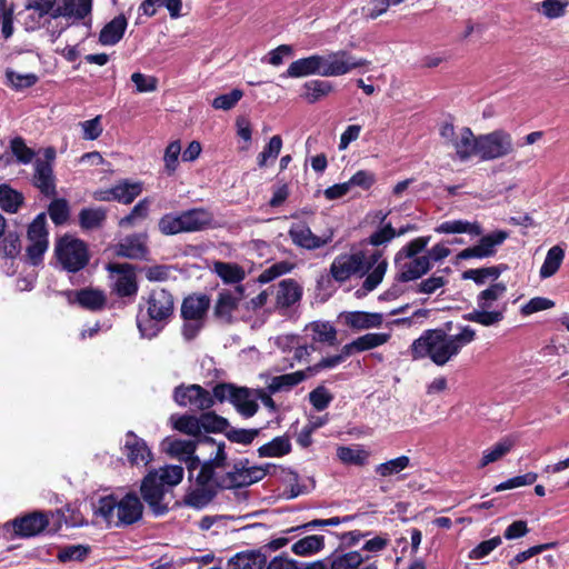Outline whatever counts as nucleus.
Returning <instances> with one entry per match:
<instances>
[{
  "instance_id": "obj_1",
  "label": "nucleus",
  "mask_w": 569,
  "mask_h": 569,
  "mask_svg": "<svg viewBox=\"0 0 569 569\" xmlns=\"http://www.w3.org/2000/svg\"><path fill=\"white\" fill-rule=\"evenodd\" d=\"M387 268L388 261L381 250H355L338 254L330 264L329 274L338 283L366 276L361 288L371 292L382 282Z\"/></svg>"
},
{
  "instance_id": "obj_2",
  "label": "nucleus",
  "mask_w": 569,
  "mask_h": 569,
  "mask_svg": "<svg viewBox=\"0 0 569 569\" xmlns=\"http://www.w3.org/2000/svg\"><path fill=\"white\" fill-rule=\"evenodd\" d=\"M476 331L466 326L457 335H448L443 329H428L413 340L410 355L413 360L430 359L442 367L457 357L461 349L472 342Z\"/></svg>"
},
{
  "instance_id": "obj_3",
  "label": "nucleus",
  "mask_w": 569,
  "mask_h": 569,
  "mask_svg": "<svg viewBox=\"0 0 569 569\" xmlns=\"http://www.w3.org/2000/svg\"><path fill=\"white\" fill-rule=\"evenodd\" d=\"M228 456L226 443L217 446L214 456L206 461H200L199 471L196 473L193 486H190L183 497V503L197 510H201L212 501V486L223 473L219 469L227 466Z\"/></svg>"
},
{
  "instance_id": "obj_4",
  "label": "nucleus",
  "mask_w": 569,
  "mask_h": 569,
  "mask_svg": "<svg viewBox=\"0 0 569 569\" xmlns=\"http://www.w3.org/2000/svg\"><path fill=\"white\" fill-rule=\"evenodd\" d=\"M183 468L177 465H167L151 470L142 480L141 495L156 516L164 515L168 506L163 503L167 487L179 485L183 479Z\"/></svg>"
},
{
  "instance_id": "obj_5",
  "label": "nucleus",
  "mask_w": 569,
  "mask_h": 569,
  "mask_svg": "<svg viewBox=\"0 0 569 569\" xmlns=\"http://www.w3.org/2000/svg\"><path fill=\"white\" fill-rule=\"evenodd\" d=\"M174 312V298L166 289H153L147 298V317L137 318L142 338L157 337L170 321Z\"/></svg>"
},
{
  "instance_id": "obj_6",
  "label": "nucleus",
  "mask_w": 569,
  "mask_h": 569,
  "mask_svg": "<svg viewBox=\"0 0 569 569\" xmlns=\"http://www.w3.org/2000/svg\"><path fill=\"white\" fill-rule=\"evenodd\" d=\"M143 505L136 493H127L120 500L113 496L103 497L98 502L97 512L109 523L129 526L142 517Z\"/></svg>"
},
{
  "instance_id": "obj_7",
  "label": "nucleus",
  "mask_w": 569,
  "mask_h": 569,
  "mask_svg": "<svg viewBox=\"0 0 569 569\" xmlns=\"http://www.w3.org/2000/svg\"><path fill=\"white\" fill-rule=\"evenodd\" d=\"M507 292V286L503 282L491 283L487 289L477 296V309L466 313L463 318L468 321L479 323L483 327H492L500 323L505 318L506 306L493 308L495 302L502 298Z\"/></svg>"
},
{
  "instance_id": "obj_8",
  "label": "nucleus",
  "mask_w": 569,
  "mask_h": 569,
  "mask_svg": "<svg viewBox=\"0 0 569 569\" xmlns=\"http://www.w3.org/2000/svg\"><path fill=\"white\" fill-rule=\"evenodd\" d=\"M54 254L61 268L73 273L82 270L90 260L88 244L71 234L56 241Z\"/></svg>"
},
{
  "instance_id": "obj_9",
  "label": "nucleus",
  "mask_w": 569,
  "mask_h": 569,
  "mask_svg": "<svg viewBox=\"0 0 569 569\" xmlns=\"http://www.w3.org/2000/svg\"><path fill=\"white\" fill-rule=\"evenodd\" d=\"M515 151L512 136L502 129L480 134L476 154L483 161L505 158Z\"/></svg>"
},
{
  "instance_id": "obj_10",
  "label": "nucleus",
  "mask_w": 569,
  "mask_h": 569,
  "mask_svg": "<svg viewBox=\"0 0 569 569\" xmlns=\"http://www.w3.org/2000/svg\"><path fill=\"white\" fill-rule=\"evenodd\" d=\"M315 57L318 69L317 76L321 77L342 76L367 64L366 60L358 59L345 50L328 54H315Z\"/></svg>"
},
{
  "instance_id": "obj_11",
  "label": "nucleus",
  "mask_w": 569,
  "mask_h": 569,
  "mask_svg": "<svg viewBox=\"0 0 569 569\" xmlns=\"http://www.w3.org/2000/svg\"><path fill=\"white\" fill-rule=\"evenodd\" d=\"M47 230V216L44 212L39 213L29 224L27 231V258L32 266L42 262L43 254L48 250L49 239Z\"/></svg>"
},
{
  "instance_id": "obj_12",
  "label": "nucleus",
  "mask_w": 569,
  "mask_h": 569,
  "mask_svg": "<svg viewBox=\"0 0 569 569\" xmlns=\"http://www.w3.org/2000/svg\"><path fill=\"white\" fill-rule=\"evenodd\" d=\"M173 400L180 407H190L199 411L209 410L214 405L211 392L200 385H180L176 387Z\"/></svg>"
},
{
  "instance_id": "obj_13",
  "label": "nucleus",
  "mask_w": 569,
  "mask_h": 569,
  "mask_svg": "<svg viewBox=\"0 0 569 569\" xmlns=\"http://www.w3.org/2000/svg\"><path fill=\"white\" fill-rule=\"evenodd\" d=\"M197 442L187 439H168L167 452L172 458L183 461L187 466L190 486L194 482V471H199L200 459L196 456Z\"/></svg>"
},
{
  "instance_id": "obj_14",
  "label": "nucleus",
  "mask_w": 569,
  "mask_h": 569,
  "mask_svg": "<svg viewBox=\"0 0 569 569\" xmlns=\"http://www.w3.org/2000/svg\"><path fill=\"white\" fill-rule=\"evenodd\" d=\"M292 243L306 250H317L328 244L333 239V231L328 230L321 236L315 234L305 222L292 223L288 231Z\"/></svg>"
},
{
  "instance_id": "obj_15",
  "label": "nucleus",
  "mask_w": 569,
  "mask_h": 569,
  "mask_svg": "<svg viewBox=\"0 0 569 569\" xmlns=\"http://www.w3.org/2000/svg\"><path fill=\"white\" fill-rule=\"evenodd\" d=\"M507 238L508 233L503 230L482 236L477 244L461 250L457 254V259L468 260L472 258L485 259L492 257L497 252V247L502 244Z\"/></svg>"
},
{
  "instance_id": "obj_16",
  "label": "nucleus",
  "mask_w": 569,
  "mask_h": 569,
  "mask_svg": "<svg viewBox=\"0 0 569 569\" xmlns=\"http://www.w3.org/2000/svg\"><path fill=\"white\" fill-rule=\"evenodd\" d=\"M107 269L116 274L113 290L119 297H132L137 295L138 284L136 272L129 263H109Z\"/></svg>"
},
{
  "instance_id": "obj_17",
  "label": "nucleus",
  "mask_w": 569,
  "mask_h": 569,
  "mask_svg": "<svg viewBox=\"0 0 569 569\" xmlns=\"http://www.w3.org/2000/svg\"><path fill=\"white\" fill-rule=\"evenodd\" d=\"M249 461L248 459L240 460L234 463L233 469L223 473L218 481L212 486L213 493L212 500L218 495L220 490L224 489H233V488H242L252 485V479H250V473L248 470Z\"/></svg>"
},
{
  "instance_id": "obj_18",
  "label": "nucleus",
  "mask_w": 569,
  "mask_h": 569,
  "mask_svg": "<svg viewBox=\"0 0 569 569\" xmlns=\"http://www.w3.org/2000/svg\"><path fill=\"white\" fill-rule=\"evenodd\" d=\"M274 296L276 309H288L298 302L302 296V289L293 279H283L277 286L270 288Z\"/></svg>"
},
{
  "instance_id": "obj_19",
  "label": "nucleus",
  "mask_w": 569,
  "mask_h": 569,
  "mask_svg": "<svg viewBox=\"0 0 569 569\" xmlns=\"http://www.w3.org/2000/svg\"><path fill=\"white\" fill-rule=\"evenodd\" d=\"M92 8V0H62L53 10L52 18H63L68 23L73 24L86 18Z\"/></svg>"
},
{
  "instance_id": "obj_20",
  "label": "nucleus",
  "mask_w": 569,
  "mask_h": 569,
  "mask_svg": "<svg viewBox=\"0 0 569 569\" xmlns=\"http://www.w3.org/2000/svg\"><path fill=\"white\" fill-rule=\"evenodd\" d=\"M148 236L146 233H134L124 237L114 247V253L128 259H144L149 252Z\"/></svg>"
},
{
  "instance_id": "obj_21",
  "label": "nucleus",
  "mask_w": 569,
  "mask_h": 569,
  "mask_svg": "<svg viewBox=\"0 0 569 569\" xmlns=\"http://www.w3.org/2000/svg\"><path fill=\"white\" fill-rule=\"evenodd\" d=\"M184 232H199L214 227L213 213L206 208H192L180 212Z\"/></svg>"
},
{
  "instance_id": "obj_22",
  "label": "nucleus",
  "mask_w": 569,
  "mask_h": 569,
  "mask_svg": "<svg viewBox=\"0 0 569 569\" xmlns=\"http://www.w3.org/2000/svg\"><path fill=\"white\" fill-rule=\"evenodd\" d=\"M410 261H400L399 264H396L399 269L397 274V280L400 282H409L421 278L427 274L432 264L430 263V258L425 256L409 258Z\"/></svg>"
},
{
  "instance_id": "obj_23",
  "label": "nucleus",
  "mask_w": 569,
  "mask_h": 569,
  "mask_svg": "<svg viewBox=\"0 0 569 569\" xmlns=\"http://www.w3.org/2000/svg\"><path fill=\"white\" fill-rule=\"evenodd\" d=\"M48 525L49 520L47 515L40 511H34L22 518L13 520L14 531L21 537L37 536L42 532Z\"/></svg>"
},
{
  "instance_id": "obj_24",
  "label": "nucleus",
  "mask_w": 569,
  "mask_h": 569,
  "mask_svg": "<svg viewBox=\"0 0 569 569\" xmlns=\"http://www.w3.org/2000/svg\"><path fill=\"white\" fill-rule=\"evenodd\" d=\"M124 452L131 465L146 466L151 460V451L146 441L128 431L124 441Z\"/></svg>"
},
{
  "instance_id": "obj_25",
  "label": "nucleus",
  "mask_w": 569,
  "mask_h": 569,
  "mask_svg": "<svg viewBox=\"0 0 569 569\" xmlns=\"http://www.w3.org/2000/svg\"><path fill=\"white\" fill-rule=\"evenodd\" d=\"M243 296L241 287L234 290L220 291L214 306V316L221 320L230 321L232 312L238 308Z\"/></svg>"
},
{
  "instance_id": "obj_26",
  "label": "nucleus",
  "mask_w": 569,
  "mask_h": 569,
  "mask_svg": "<svg viewBox=\"0 0 569 569\" xmlns=\"http://www.w3.org/2000/svg\"><path fill=\"white\" fill-rule=\"evenodd\" d=\"M340 317L345 325L356 330L379 328L383 322V316L379 312L348 311Z\"/></svg>"
},
{
  "instance_id": "obj_27",
  "label": "nucleus",
  "mask_w": 569,
  "mask_h": 569,
  "mask_svg": "<svg viewBox=\"0 0 569 569\" xmlns=\"http://www.w3.org/2000/svg\"><path fill=\"white\" fill-rule=\"evenodd\" d=\"M478 137L468 127H462L457 131V134L449 147L453 148L457 157L461 161H466L471 156L476 154Z\"/></svg>"
},
{
  "instance_id": "obj_28",
  "label": "nucleus",
  "mask_w": 569,
  "mask_h": 569,
  "mask_svg": "<svg viewBox=\"0 0 569 569\" xmlns=\"http://www.w3.org/2000/svg\"><path fill=\"white\" fill-rule=\"evenodd\" d=\"M68 298L70 301H76L84 309L91 311L101 310L107 301L103 291L92 288H84L78 291H69Z\"/></svg>"
},
{
  "instance_id": "obj_29",
  "label": "nucleus",
  "mask_w": 569,
  "mask_h": 569,
  "mask_svg": "<svg viewBox=\"0 0 569 569\" xmlns=\"http://www.w3.org/2000/svg\"><path fill=\"white\" fill-rule=\"evenodd\" d=\"M210 307L207 295H192L183 299L181 305L182 319H206Z\"/></svg>"
},
{
  "instance_id": "obj_30",
  "label": "nucleus",
  "mask_w": 569,
  "mask_h": 569,
  "mask_svg": "<svg viewBox=\"0 0 569 569\" xmlns=\"http://www.w3.org/2000/svg\"><path fill=\"white\" fill-rule=\"evenodd\" d=\"M231 403L241 416L246 418L254 416L259 409V405L257 402V389L253 390L247 387H237Z\"/></svg>"
},
{
  "instance_id": "obj_31",
  "label": "nucleus",
  "mask_w": 569,
  "mask_h": 569,
  "mask_svg": "<svg viewBox=\"0 0 569 569\" xmlns=\"http://www.w3.org/2000/svg\"><path fill=\"white\" fill-rule=\"evenodd\" d=\"M309 377L310 376L307 371V368L305 370H298L291 373L276 376L271 378L267 389L270 393L289 391Z\"/></svg>"
},
{
  "instance_id": "obj_32",
  "label": "nucleus",
  "mask_w": 569,
  "mask_h": 569,
  "mask_svg": "<svg viewBox=\"0 0 569 569\" xmlns=\"http://www.w3.org/2000/svg\"><path fill=\"white\" fill-rule=\"evenodd\" d=\"M79 226L84 231L99 230L107 220V209L102 207H89L80 210Z\"/></svg>"
},
{
  "instance_id": "obj_33",
  "label": "nucleus",
  "mask_w": 569,
  "mask_h": 569,
  "mask_svg": "<svg viewBox=\"0 0 569 569\" xmlns=\"http://www.w3.org/2000/svg\"><path fill=\"white\" fill-rule=\"evenodd\" d=\"M34 184L47 197L56 193L53 171L50 162L37 160Z\"/></svg>"
},
{
  "instance_id": "obj_34",
  "label": "nucleus",
  "mask_w": 569,
  "mask_h": 569,
  "mask_svg": "<svg viewBox=\"0 0 569 569\" xmlns=\"http://www.w3.org/2000/svg\"><path fill=\"white\" fill-rule=\"evenodd\" d=\"M507 269L508 266L503 263L478 269H468L462 272L461 277L463 280H472L476 284L482 286L488 280L496 281Z\"/></svg>"
},
{
  "instance_id": "obj_35",
  "label": "nucleus",
  "mask_w": 569,
  "mask_h": 569,
  "mask_svg": "<svg viewBox=\"0 0 569 569\" xmlns=\"http://www.w3.org/2000/svg\"><path fill=\"white\" fill-rule=\"evenodd\" d=\"M437 233L453 234V233H468L471 236H481L482 228L478 222H470L467 220H448L443 221L435 228Z\"/></svg>"
},
{
  "instance_id": "obj_36",
  "label": "nucleus",
  "mask_w": 569,
  "mask_h": 569,
  "mask_svg": "<svg viewBox=\"0 0 569 569\" xmlns=\"http://www.w3.org/2000/svg\"><path fill=\"white\" fill-rule=\"evenodd\" d=\"M266 565V557L258 551H243L229 560L231 569H262Z\"/></svg>"
},
{
  "instance_id": "obj_37",
  "label": "nucleus",
  "mask_w": 569,
  "mask_h": 569,
  "mask_svg": "<svg viewBox=\"0 0 569 569\" xmlns=\"http://www.w3.org/2000/svg\"><path fill=\"white\" fill-rule=\"evenodd\" d=\"M24 202L23 194L9 184H0V208L8 213H16Z\"/></svg>"
},
{
  "instance_id": "obj_38",
  "label": "nucleus",
  "mask_w": 569,
  "mask_h": 569,
  "mask_svg": "<svg viewBox=\"0 0 569 569\" xmlns=\"http://www.w3.org/2000/svg\"><path fill=\"white\" fill-rule=\"evenodd\" d=\"M302 89L301 97L308 103H316L321 98L328 96L333 90V86L327 80H310L302 86Z\"/></svg>"
},
{
  "instance_id": "obj_39",
  "label": "nucleus",
  "mask_w": 569,
  "mask_h": 569,
  "mask_svg": "<svg viewBox=\"0 0 569 569\" xmlns=\"http://www.w3.org/2000/svg\"><path fill=\"white\" fill-rule=\"evenodd\" d=\"M325 548L323 536H307L291 546V551L301 557L312 556Z\"/></svg>"
},
{
  "instance_id": "obj_40",
  "label": "nucleus",
  "mask_w": 569,
  "mask_h": 569,
  "mask_svg": "<svg viewBox=\"0 0 569 569\" xmlns=\"http://www.w3.org/2000/svg\"><path fill=\"white\" fill-rule=\"evenodd\" d=\"M565 258V250L560 246L551 247L545 261L540 268L539 276L541 279H547L553 276L560 268Z\"/></svg>"
},
{
  "instance_id": "obj_41",
  "label": "nucleus",
  "mask_w": 569,
  "mask_h": 569,
  "mask_svg": "<svg viewBox=\"0 0 569 569\" xmlns=\"http://www.w3.org/2000/svg\"><path fill=\"white\" fill-rule=\"evenodd\" d=\"M515 439L506 437L495 443L491 448L483 451L482 459L480 461V468L488 466L489 463L496 462L507 455L515 446Z\"/></svg>"
},
{
  "instance_id": "obj_42",
  "label": "nucleus",
  "mask_w": 569,
  "mask_h": 569,
  "mask_svg": "<svg viewBox=\"0 0 569 569\" xmlns=\"http://www.w3.org/2000/svg\"><path fill=\"white\" fill-rule=\"evenodd\" d=\"M291 451V443L288 437L280 436L273 438L268 443L258 448V455L264 457H282Z\"/></svg>"
},
{
  "instance_id": "obj_43",
  "label": "nucleus",
  "mask_w": 569,
  "mask_h": 569,
  "mask_svg": "<svg viewBox=\"0 0 569 569\" xmlns=\"http://www.w3.org/2000/svg\"><path fill=\"white\" fill-rule=\"evenodd\" d=\"M317 71L316 57L312 54L291 62L287 69L286 76L289 78H301L317 74Z\"/></svg>"
},
{
  "instance_id": "obj_44",
  "label": "nucleus",
  "mask_w": 569,
  "mask_h": 569,
  "mask_svg": "<svg viewBox=\"0 0 569 569\" xmlns=\"http://www.w3.org/2000/svg\"><path fill=\"white\" fill-rule=\"evenodd\" d=\"M141 192V182H130L129 180H123L114 186L116 201L123 204H130L133 202V200L139 197Z\"/></svg>"
},
{
  "instance_id": "obj_45",
  "label": "nucleus",
  "mask_w": 569,
  "mask_h": 569,
  "mask_svg": "<svg viewBox=\"0 0 569 569\" xmlns=\"http://www.w3.org/2000/svg\"><path fill=\"white\" fill-rule=\"evenodd\" d=\"M430 236L427 237H418L410 242H408L405 247H402L395 257V263L399 264L400 261L419 257L418 254L426 249L428 243L430 242Z\"/></svg>"
},
{
  "instance_id": "obj_46",
  "label": "nucleus",
  "mask_w": 569,
  "mask_h": 569,
  "mask_svg": "<svg viewBox=\"0 0 569 569\" xmlns=\"http://www.w3.org/2000/svg\"><path fill=\"white\" fill-rule=\"evenodd\" d=\"M159 231L164 236L186 233L181 213L163 214L158 222Z\"/></svg>"
},
{
  "instance_id": "obj_47",
  "label": "nucleus",
  "mask_w": 569,
  "mask_h": 569,
  "mask_svg": "<svg viewBox=\"0 0 569 569\" xmlns=\"http://www.w3.org/2000/svg\"><path fill=\"white\" fill-rule=\"evenodd\" d=\"M312 340L335 346L337 342V330L329 322H313L310 325Z\"/></svg>"
},
{
  "instance_id": "obj_48",
  "label": "nucleus",
  "mask_w": 569,
  "mask_h": 569,
  "mask_svg": "<svg viewBox=\"0 0 569 569\" xmlns=\"http://www.w3.org/2000/svg\"><path fill=\"white\" fill-rule=\"evenodd\" d=\"M214 271L224 282L229 283H238L246 277L241 267L228 262H217Z\"/></svg>"
},
{
  "instance_id": "obj_49",
  "label": "nucleus",
  "mask_w": 569,
  "mask_h": 569,
  "mask_svg": "<svg viewBox=\"0 0 569 569\" xmlns=\"http://www.w3.org/2000/svg\"><path fill=\"white\" fill-rule=\"evenodd\" d=\"M200 430L206 432H221L224 431L229 423L228 420L212 411L203 412L199 416Z\"/></svg>"
},
{
  "instance_id": "obj_50",
  "label": "nucleus",
  "mask_w": 569,
  "mask_h": 569,
  "mask_svg": "<svg viewBox=\"0 0 569 569\" xmlns=\"http://www.w3.org/2000/svg\"><path fill=\"white\" fill-rule=\"evenodd\" d=\"M363 557L359 551H350L332 557L330 569H358L363 562Z\"/></svg>"
},
{
  "instance_id": "obj_51",
  "label": "nucleus",
  "mask_w": 569,
  "mask_h": 569,
  "mask_svg": "<svg viewBox=\"0 0 569 569\" xmlns=\"http://www.w3.org/2000/svg\"><path fill=\"white\" fill-rule=\"evenodd\" d=\"M410 465L408 456H400L395 459L382 462L376 467V473L381 477H390L398 475Z\"/></svg>"
},
{
  "instance_id": "obj_52",
  "label": "nucleus",
  "mask_w": 569,
  "mask_h": 569,
  "mask_svg": "<svg viewBox=\"0 0 569 569\" xmlns=\"http://www.w3.org/2000/svg\"><path fill=\"white\" fill-rule=\"evenodd\" d=\"M0 241V257L16 258L21 251V241L17 232L9 231Z\"/></svg>"
},
{
  "instance_id": "obj_53",
  "label": "nucleus",
  "mask_w": 569,
  "mask_h": 569,
  "mask_svg": "<svg viewBox=\"0 0 569 569\" xmlns=\"http://www.w3.org/2000/svg\"><path fill=\"white\" fill-rule=\"evenodd\" d=\"M173 428L188 436L197 437L201 433L200 418L191 415H182L173 421Z\"/></svg>"
},
{
  "instance_id": "obj_54",
  "label": "nucleus",
  "mask_w": 569,
  "mask_h": 569,
  "mask_svg": "<svg viewBox=\"0 0 569 569\" xmlns=\"http://www.w3.org/2000/svg\"><path fill=\"white\" fill-rule=\"evenodd\" d=\"M150 201L144 198L140 200L130 211L129 214L119 220L120 227L133 226L137 221L144 220L149 214Z\"/></svg>"
},
{
  "instance_id": "obj_55",
  "label": "nucleus",
  "mask_w": 569,
  "mask_h": 569,
  "mask_svg": "<svg viewBox=\"0 0 569 569\" xmlns=\"http://www.w3.org/2000/svg\"><path fill=\"white\" fill-rule=\"evenodd\" d=\"M50 219L56 226H61L67 222L70 209L66 199H54L48 207Z\"/></svg>"
},
{
  "instance_id": "obj_56",
  "label": "nucleus",
  "mask_w": 569,
  "mask_h": 569,
  "mask_svg": "<svg viewBox=\"0 0 569 569\" xmlns=\"http://www.w3.org/2000/svg\"><path fill=\"white\" fill-rule=\"evenodd\" d=\"M6 79L9 86L16 90L30 88L37 83L38 77L34 73H18L8 69L6 71Z\"/></svg>"
},
{
  "instance_id": "obj_57",
  "label": "nucleus",
  "mask_w": 569,
  "mask_h": 569,
  "mask_svg": "<svg viewBox=\"0 0 569 569\" xmlns=\"http://www.w3.org/2000/svg\"><path fill=\"white\" fill-rule=\"evenodd\" d=\"M282 148V139L280 136H273L264 149L258 154L257 161L260 168L268 164V161L277 159Z\"/></svg>"
},
{
  "instance_id": "obj_58",
  "label": "nucleus",
  "mask_w": 569,
  "mask_h": 569,
  "mask_svg": "<svg viewBox=\"0 0 569 569\" xmlns=\"http://www.w3.org/2000/svg\"><path fill=\"white\" fill-rule=\"evenodd\" d=\"M293 269V264L289 261H279L266 268L258 277L260 283H268L276 278L289 273Z\"/></svg>"
},
{
  "instance_id": "obj_59",
  "label": "nucleus",
  "mask_w": 569,
  "mask_h": 569,
  "mask_svg": "<svg viewBox=\"0 0 569 569\" xmlns=\"http://www.w3.org/2000/svg\"><path fill=\"white\" fill-rule=\"evenodd\" d=\"M390 337V333L387 332H372L366 333L356 340L359 347V351L362 352L385 345L389 341Z\"/></svg>"
},
{
  "instance_id": "obj_60",
  "label": "nucleus",
  "mask_w": 569,
  "mask_h": 569,
  "mask_svg": "<svg viewBox=\"0 0 569 569\" xmlns=\"http://www.w3.org/2000/svg\"><path fill=\"white\" fill-rule=\"evenodd\" d=\"M181 153V144L180 142L172 141L169 143L164 150L163 154V162H164V170L168 176H171L174 173V171L178 168L179 164V156Z\"/></svg>"
},
{
  "instance_id": "obj_61",
  "label": "nucleus",
  "mask_w": 569,
  "mask_h": 569,
  "mask_svg": "<svg viewBox=\"0 0 569 569\" xmlns=\"http://www.w3.org/2000/svg\"><path fill=\"white\" fill-rule=\"evenodd\" d=\"M243 97V91L240 89H232L229 93L220 94L216 97L211 106L217 110H230L232 109Z\"/></svg>"
},
{
  "instance_id": "obj_62",
  "label": "nucleus",
  "mask_w": 569,
  "mask_h": 569,
  "mask_svg": "<svg viewBox=\"0 0 569 569\" xmlns=\"http://www.w3.org/2000/svg\"><path fill=\"white\" fill-rule=\"evenodd\" d=\"M537 478H538V475L535 472H527L521 476H516V477H512V478L497 485L493 488V491L499 492V491H503V490L515 489L518 487L529 486V485H532L533 482H536Z\"/></svg>"
},
{
  "instance_id": "obj_63",
  "label": "nucleus",
  "mask_w": 569,
  "mask_h": 569,
  "mask_svg": "<svg viewBox=\"0 0 569 569\" xmlns=\"http://www.w3.org/2000/svg\"><path fill=\"white\" fill-rule=\"evenodd\" d=\"M10 147L12 153L20 163L28 164L33 160L36 156L34 151L26 144L21 137H16L12 139Z\"/></svg>"
},
{
  "instance_id": "obj_64",
  "label": "nucleus",
  "mask_w": 569,
  "mask_h": 569,
  "mask_svg": "<svg viewBox=\"0 0 569 569\" xmlns=\"http://www.w3.org/2000/svg\"><path fill=\"white\" fill-rule=\"evenodd\" d=\"M502 543L500 536H496L489 540H485L469 551L468 557L472 560H479L487 557L497 547Z\"/></svg>"
}]
</instances>
